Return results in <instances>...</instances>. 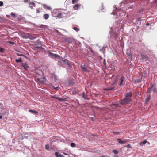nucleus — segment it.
<instances>
[{"instance_id": "nucleus-1", "label": "nucleus", "mask_w": 157, "mask_h": 157, "mask_svg": "<svg viewBox=\"0 0 157 157\" xmlns=\"http://www.w3.org/2000/svg\"><path fill=\"white\" fill-rule=\"evenodd\" d=\"M132 95V93L131 92L127 93L124 99L120 101V103L122 105L130 103L132 101L131 98Z\"/></svg>"}, {"instance_id": "nucleus-2", "label": "nucleus", "mask_w": 157, "mask_h": 157, "mask_svg": "<svg viewBox=\"0 0 157 157\" xmlns=\"http://www.w3.org/2000/svg\"><path fill=\"white\" fill-rule=\"evenodd\" d=\"M81 69L85 72H88L89 71L87 68L86 66L84 64H82L81 65Z\"/></svg>"}, {"instance_id": "nucleus-3", "label": "nucleus", "mask_w": 157, "mask_h": 157, "mask_svg": "<svg viewBox=\"0 0 157 157\" xmlns=\"http://www.w3.org/2000/svg\"><path fill=\"white\" fill-rule=\"evenodd\" d=\"M81 4H76L73 6V9L75 10H77L81 6Z\"/></svg>"}, {"instance_id": "nucleus-4", "label": "nucleus", "mask_w": 157, "mask_h": 157, "mask_svg": "<svg viewBox=\"0 0 157 157\" xmlns=\"http://www.w3.org/2000/svg\"><path fill=\"white\" fill-rule=\"evenodd\" d=\"M36 81L41 84H43L44 82V80L40 78H37Z\"/></svg>"}, {"instance_id": "nucleus-5", "label": "nucleus", "mask_w": 157, "mask_h": 157, "mask_svg": "<svg viewBox=\"0 0 157 157\" xmlns=\"http://www.w3.org/2000/svg\"><path fill=\"white\" fill-rule=\"evenodd\" d=\"M22 66L25 69V70H27L28 68H29V67L27 64L26 63L22 64Z\"/></svg>"}, {"instance_id": "nucleus-6", "label": "nucleus", "mask_w": 157, "mask_h": 157, "mask_svg": "<svg viewBox=\"0 0 157 157\" xmlns=\"http://www.w3.org/2000/svg\"><path fill=\"white\" fill-rule=\"evenodd\" d=\"M49 56L52 57H54L55 58H56L58 56V55L56 54H54L53 53L51 52H49Z\"/></svg>"}, {"instance_id": "nucleus-7", "label": "nucleus", "mask_w": 157, "mask_h": 157, "mask_svg": "<svg viewBox=\"0 0 157 157\" xmlns=\"http://www.w3.org/2000/svg\"><path fill=\"white\" fill-rule=\"evenodd\" d=\"M55 155L56 157H64V156L61 154H59L58 152H56Z\"/></svg>"}, {"instance_id": "nucleus-8", "label": "nucleus", "mask_w": 157, "mask_h": 157, "mask_svg": "<svg viewBox=\"0 0 157 157\" xmlns=\"http://www.w3.org/2000/svg\"><path fill=\"white\" fill-rule=\"evenodd\" d=\"M35 4L34 3V2H32V3H29V7L31 9H33V6L35 7Z\"/></svg>"}, {"instance_id": "nucleus-9", "label": "nucleus", "mask_w": 157, "mask_h": 157, "mask_svg": "<svg viewBox=\"0 0 157 157\" xmlns=\"http://www.w3.org/2000/svg\"><path fill=\"white\" fill-rule=\"evenodd\" d=\"M124 77L123 76H122L120 80V83L119 84L120 85H122V84L123 82V81H124Z\"/></svg>"}, {"instance_id": "nucleus-10", "label": "nucleus", "mask_w": 157, "mask_h": 157, "mask_svg": "<svg viewBox=\"0 0 157 157\" xmlns=\"http://www.w3.org/2000/svg\"><path fill=\"white\" fill-rule=\"evenodd\" d=\"M64 63L68 65L69 66H70L71 64L69 62V61L67 59H65L63 60Z\"/></svg>"}, {"instance_id": "nucleus-11", "label": "nucleus", "mask_w": 157, "mask_h": 157, "mask_svg": "<svg viewBox=\"0 0 157 157\" xmlns=\"http://www.w3.org/2000/svg\"><path fill=\"white\" fill-rule=\"evenodd\" d=\"M117 140L118 141V142L121 144H124L126 142L125 141H122L120 139H118Z\"/></svg>"}, {"instance_id": "nucleus-12", "label": "nucleus", "mask_w": 157, "mask_h": 157, "mask_svg": "<svg viewBox=\"0 0 157 157\" xmlns=\"http://www.w3.org/2000/svg\"><path fill=\"white\" fill-rule=\"evenodd\" d=\"M43 17L46 20L49 17V15L48 14H44L43 15Z\"/></svg>"}, {"instance_id": "nucleus-13", "label": "nucleus", "mask_w": 157, "mask_h": 157, "mask_svg": "<svg viewBox=\"0 0 157 157\" xmlns=\"http://www.w3.org/2000/svg\"><path fill=\"white\" fill-rule=\"evenodd\" d=\"M151 89H152V92H153V93H155L157 92V90L155 87L153 86H152Z\"/></svg>"}, {"instance_id": "nucleus-14", "label": "nucleus", "mask_w": 157, "mask_h": 157, "mask_svg": "<svg viewBox=\"0 0 157 157\" xmlns=\"http://www.w3.org/2000/svg\"><path fill=\"white\" fill-rule=\"evenodd\" d=\"M73 29L75 31H77V32H78L79 30V29L77 27H74L73 28Z\"/></svg>"}, {"instance_id": "nucleus-15", "label": "nucleus", "mask_w": 157, "mask_h": 157, "mask_svg": "<svg viewBox=\"0 0 157 157\" xmlns=\"http://www.w3.org/2000/svg\"><path fill=\"white\" fill-rule=\"evenodd\" d=\"M82 97L83 98H84L85 99H88V98H87L86 97V96L85 95V94L83 93L82 94Z\"/></svg>"}, {"instance_id": "nucleus-16", "label": "nucleus", "mask_w": 157, "mask_h": 157, "mask_svg": "<svg viewBox=\"0 0 157 157\" xmlns=\"http://www.w3.org/2000/svg\"><path fill=\"white\" fill-rule=\"evenodd\" d=\"M5 49L2 48L0 47V52L3 53L4 52Z\"/></svg>"}, {"instance_id": "nucleus-17", "label": "nucleus", "mask_w": 157, "mask_h": 157, "mask_svg": "<svg viewBox=\"0 0 157 157\" xmlns=\"http://www.w3.org/2000/svg\"><path fill=\"white\" fill-rule=\"evenodd\" d=\"M79 0H72V3L74 4L75 3H77L78 2Z\"/></svg>"}, {"instance_id": "nucleus-18", "label": "nucleus", "mask_w": 157, "mask_h": 157, "mask_svg": "<svg viewBox=\"0 0 157 157\" xmlns=\"http://www.w3.org/2000/svg\"><path fill=\"white\" fill-rule=\"evenodd\" d=\"M113 152L115 154H117L118 153V151L116 150H114L113 151Z\"/></svg>"}, {"instance_id": "nucleus-19", "label": "nucleus", "mask_w": 157, "mask_h": 157, "mask_svg": "<svg viewBox=\"0 0 157 157\" xmlns=\"http://www.w3.org/2000/svg\"><path fill=\"white\" fill-rule=\"evenodd\" d=\"M29 111L30 112H31L32 113H37V112H36V111H35V110H29Z\"/></svg>"}, {"instance_id": "nucleus-20", "label": "nucleus", "mask_w": 157, "mask_h": 157, "mask_svg": "<svg viewBox=\"0 0 157 157\" xmlns=\"http://www.w3.org/2000/svg\"><path fill=\"white\" fill-rule=\"evenodd\" d=\"M151 87V88H149L147 90V92L149 93H151L152 92V90Z\"/></svg>"}, {"instance_id": "nucleus-21", "label": "nucleus", "mask_w": 157, "mask_h": 157, "mask_svg": "<svg viewBox=\"0 0 157 157\" xmlns=\"http://www.w3.org/2000/svg\"><path fill=\"white\" fill-rule=\"evenodd\" d=\"M51 97L52 98H56V99H58V98H59V97H57V96H56V95H53V96H51Z\"/></svg>"}, {"instance_id": "nucleus-22", "label": "nucleus", "mask_w": 157, "mask_h": 157, "mask_svg": "<svg viewBox=\"0 0 157 157\" xmlns=\"http://www.w3.org/2000/svg\"><path fill=\"white\" fill-rule=\"evenodd\" d=\"M147 143V141L146 140L144 141L143 142L140 143V145H143L144 144H145Z\"/></svg>"}, {"instance_id": "nucleus-23", "label": "nucleus", "mask_w": 157, "mask_h": 157, "mask_svg": "<svg viewBox=\"0 0 157 157\" xmlns=\"http://www.w3.org/2000/svg\"><path fill=\"white\" fill-rule=\"evenodd\" d=\"M65 98H60L59 97V98H58V100H59L60 101H64L65 100Z\"/></svg>"}, {"instance_id": "nucleus-24", "label": "nucleus", "mask_w": 157, "mask_h": 157, "mask_svg": "<svg viewBox=\"0 0 157 157\" xmlns=\"http://www.w3.org/2000/svg\"><path fill=\"white\" fill-rule=\"evenodd\" d=\"M113 106H115L116 107H120V105L119 104H114V105H113Z\"/></svg>"}, {"instance_id": "nucleus-25", "label": "nucleus", "mask_w": 157, "mask_h": 157, "mask_svg": "<svg viewBox=\"0 0 157 157\" xmlns=\"http://www.w3.org/2000/svg\"><path fill=\"white\" fill-rule=\"evenodd\" d=\"M71 146L72 147H74L75 146V144L74 143H71Z\"/></svg>"}, {"instance_id": "nucleus-26", "label": "nucleus", "mask_w": 157, "mask_h": 157, "mask_svg": "<svg viewBox=\"0 0 157 157\" xmlns=\"http://www.w3.org/2000/svg\"><path fill=\"white\" fill-rule=\"evenodd\" d=\"M150 99V96L149 95L146 99V102H148Z\"/></svg>"}, {"instance_id": "nucleus-27", "label": "nucleus", "mask_w": 157, "mask_h": 157, "mask_svg": "<svg viewBox=\"0 0 157 157\" xmlns=\"http://www.w3.org/2000/svg\"><path fill=\"white\" fill-rule=\"evenodd\" d=\"M3 105L2 104L0 103V108L2 110H4V108H3Z\"/></svg>"}, {"instance_id": "nucleus-28", "label": "nucleus", "mask_w": 157, "mask_h": 157, "mask_svg": "<svg viewBox=\"0 0 157 157\" xmlns=\"http://www.w3.org/2000/svg\"><path fill=\"white\" fill-rule=\"evenodd\" d=\"M16 62H22V60L20 59H16Z\"/></svg>"}, {"instance_id": "nucleus-29", "label": "nucleus", "mask_w": 157, "mask_h": 157, "mask_svg": "<svg viewBox=\"0 0 157 157\" xmlns=\"http://www.w3.org/2000/svg\"><path fill=\"white\" fill-rule=\"evenodd\" d=\"M49 146L48 145H45V148L46 149L48 150L49 149Z\"/></svg>"}, {"instance_id": "nucleus-30", "label": "nucleus", "mask_w": 157, "mask_h": 157, "mask_svg": "<svg viewBox=\"0 0 157 157\" xmlns=\"http://www.w3.org/2000/svg\"><path fill=\"white\" fill-rule=\"evenodd\" d=\"M57 17L59 18H61V17H62L61 14V13H59Z\"/></svg>"}, {"instance_id": "nucleus-31", "label": "nucleus", "mask_w": 157, "mask_h": 157, "mask_svg": "<svg viewBox=\"0 0 157 157\" xmlns=\"http://www.w3.org/2000/svg\"><path fill=\"white\" fill-rule=\"evenodd\" d=\"M114 89V87H111L110 88H108L106 89L107 90H113Z\"/></svg>"}, {"instance_id": "nucleus-32", "label": "nucleus", "mask_w": 157, "mask_h": 157, "mask_svg": "<svg viewBox=\"0 0 157 157\" xmlns=\"http://www.w3.org/2000/svg\"><path fill=\"white\" fill-rule=\"evenodd\" d=\"M113 31V29H111V30L110 31V35H111V36L112 35H113V32H112Z\"/></svg>"}, {"instance_id": "nucleus-33", "label": "nucleus", "mask_w": 157, "mask_h": 157, "mask_svg": "<svg viewBox=\"0 0 157 157\" xmlns=\"http://www.w3.org/2000/svg\"><path fill=\"white\" fill-rule=\"evenodd\" d=\"M36 10L37 13H40V11L39 9H37Z\"/></svg>"}, {"instance_id": "nucleus-34", "label": "nucleus", "mask_w": 157, "mask_h": 157, "mask_svg": "<svg viewBox=\"0 0 157 157\" xmlns=\"http://www.w3.org/2000/svg\"><path fill=\"white\" fill-rule=\"evenodd\" d=\"M128 148H131V147L130 144H128L126 146Z\"/></svg>"}, {"instance_id": "nucleus-35", "label": "nucleus", "mask_w": 157, "mask_h": 157, "mask_svg": "<svg viewBox=\"0 0 157 157\" xmlns=\"http://www.w3.org/2000/svg\"><path fill=\"white\" fill-rule=\"evenodd\" d=\"M3 5V3L2 1H0V6H2Z\"/></svg>"}, {"instance_id": "nucleus-36", "label": "nucleus", "mask_w": 157, "mask_h": 157, "mask_svg": "<svg viewBox=\"0 0 157 157\" xmlns=\"http://www.w3.org/2000/svg\"><path fill=\"white\" fill-rule=\"evenodd\" d=\"M8 42L9 43H10L12 44H14V43L13 42H11V41H9Z\"/></svg>"}, {"instance_id": "nucleus-37", "label": "nucleus", "mask_w": 157, "mask_h": 157, "mask_svg": "<svg viewBox=\"0 0 157 157\" xmlns=\"http://www.w3.org/2000/svg\"><path fill=\"white\" fill-rule=\"evenodd\" d=\"M103 64L105 65V66L106 65V61H105V59H104V60H103Z\"/></svg>"}, {"instance_id": "nucleus-38", "label": "nucleus", "mask_w": 157, "mask_h": 157, "mask_svg": "<svg viewBox=\"0 0 157 157\" xmlns=\"http://www.w3.org/2000/svg\"><path fill=\"white\" fill-rule=\"evenodd\" d=\"M12 16H13V17H14L15 16V14L14 13H12L11 14H10Z\"/></svg>"}, {"instance_id": "nucleus-39", "label": "nucleus", "mask_w": 157, "mask_h": 157, "mask_svg": "<svg viewBox=\"0 0 157 157\" xmlns=\"http://www.w3.org/2000/svg\"><path fill=\"white\" fill-rule=\"evenodd\" d=\"M45 27V25H42L41 26V27L42 28H44Z\"/></svg>"}, {"instance_id": "nucleus-40", "label": "nucleus", "mask_w": 157, "mask_h": 157, "mask_svg": "<svg viewBox=\"0 0 157 157\" xmlns=\"http://www.w3.org/2000/svg\"><path fill=\"white\" fill-rule=\"evenodd\" d=\"M68 40V42L69 43H71L72 42V40Z\"/></svg>"}, {"instance_id": "nucleus-41", "label": "nucleus", "mask_w": 157, "mask_h": 157, "mask_svg": "<svg viewBox=\"0 0 157 157\" xmlns=\"http://www.w3.org/2000/svg\"><path fill=\"white\" fill-rule=\"evenodd\" d=\"M17 54V55H18V56H21V55H22V54H19L18 53H17V54Z\"/></svg>"}, {"instance_id": "nucleus-42", "label": "nucleus", "mask_w": 157, "mask_h": 157, "mask_svg": "<svg viewBox=\"0 0 157 157\" xmlns=\"http://www.w3.org/2000/svg\"><path fill=\"white\" fill-rule=\"evenodd\" d=\"M90 51L93 53H94V52L91 49H90Z\"/></svg>"}, {"instance_id": "nucleus-43", "label": "nucleus", "mask_w": 157, "mask_h": 157, "mask_svg": "<svg viewBox=\"0 0 157 157\" xmlns=\"http://www.w3.org/2000/svg\"><path fill=\"white\" fill-rule=\"evenodd\" d=\"M47 8L49 9V10H50L51 9V7H50V6H48V7H47Z\"/></svg>"}, {"instance_id": "nucleus-44", "label": "nucleus", "mask_w": 157, "mask_h": 157, "mask_svg": "<svg viewBox=\"0 0 157 157\" xmlns=\"http://www.w3.org/2000/svg\"><path fill=\"white\" fill-rule=\"evenodd\" d=\"M38 43L39 44V45H41V43L40 41V42L38 41Z\"/></svg>"}, {"instance_id": "nucleus-45", "label": "nucleus", "mask_w": 157, "mask_h": 157, "mask_svg": "<svg viewBox=\"0 0 157 157\" xmlns=\"http://www.w3.org/2000/svg\"><path fill=\"white\" fill-rule=\"evenodd\" d=\"M113 157H118V156L115 155Z\"/></svg>"}, {"instance_id": "nucleus-46", "label": "nucleus", "mask_w": 157, "mask_h": 157, "mask_svg": "<svg viewBox=\"0 0 157 157\" xmlns=\"http://www.w3.org/2000/svg\"><path fill=\"white\" fill-rule=\"evenodd\" d=\"M149 25V24L148 23H147V24H146V25L147 26V25Z\"/></svg>"}, {"instance_id": "nucleus-47", "label": "nucleus", "mask_w": 157, "mask_h": 157, "mask_svg": "<svg viewBox=\"0 0 157 157\" xmlns=\"http://www.w3.org/2000/svg\"><path fill=\"white\" fill-rule=\"evenodd\" d=\"M53 88H54L55 89H56H56H57V87H53Z\"/></svg>"}, {"instance_id": "nucleus-48", "label": "nucleus", "mask_w": 157, "mask_h": 157, "mask_svg": "<svg viewBox=\"0 0 157 157\" xmlns=\"http://www.w3.org/2000/svg\"><path fill=\"white\" fill-rule=\"evenodd\" d=\"M2 116L1 115H0V119L2 118Z\"/></svg>"}, {"instance_id": "nucleus-49", "label": "nucleus", "mask_w": 157, "mask_h": 157, "mask_svg": "<svg viewBox=\"0 0 157 157\" xmlns=\"http://www.w3.org/2000/svg\"><path fill=\"white\" fill-rule=\"evenodd\" d=\"M91 120H93V117H91Z\"/></svg>"}, {"instance_id": "nucleus-50", "label": "nucleus", "mask_w": 157, "mask_h": 157, "mask_svg": "<svg viewBox=\"0 0 157 157\" xmlns=\"http://www.w3.org/2000/svg\"><path fill=\"white\" fill-rule=\"evenodd\" d=\"M25 1L26 2H28V0H25Z\"/></svg>"}, {"instance_id": "nucleus-51", "label": "nucleus", "mask_w": 157, "mask_h": 157, "mask_svg": "<svg viewBox=\"0 0 157 157\" xmlns=\"http://www.w3.org/2000/svg\"><path fill=\"white\" fill-rule=\"evenodd\" d=\"M23 38H27V37H24Z\"/></svg>"}, {"instance_id": "nucleus-52", "label": "nucleus", "mask_w": 157, "mask_h": 157, "mask_svg": "<svg viewBox=\"0 0 157 157\" xmlns=\"http://www.w3.org/2000/svg\"><path fill=\"white\" fill-rule=\"evenodd\" d=\"M155 105H157V103H156V104H155Z\"/></svg>"}, {"instance_id": "nucleus-53", "label": "nucleus", "mask_w": 157, "mask_h": 157, "mask_svg": "<svg viewBox=\"0 0 157 157\" xmlns=\"http://www.w3.org/2000/svg\"><path fill=\"white\" fill-rule=\"evenodd\" d=\"M113 15H115L116 14L113 13Z\"/></svg>"}]
</instances>
